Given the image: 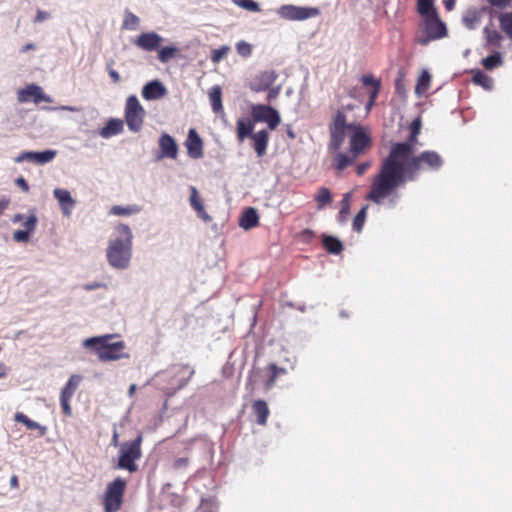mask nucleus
<instances>
[{"mask_svg": "<svg viewBox=\"0 0 512 512\" xmlns=\"http://www.w3.org/2000/svg\"><path fill=\"white\" fill-rule=\"evenodd\" d=\"M239 225L245 230L257 227L259 225V216L257 210L251 207L245 209L240 217Z\"/></svg>", "mask_w": 512, "mask_h": 512, "instance_id": "obj_24", "label": "nucleus"}, {"mask_svg": "<svg viewBox=\"0 0 512 512\" xmlns=\"http://www.w3.org/2000/svg\"><path fill=\"white\" fill-rule=\"evenodd\" d=\"M237 6L252 11V12H260V6L254 0H233Z\"/></svg>", "mask_w": 512, "mask_h": 512, "instance_id": "obj_42", "label": "nucleus"}, {"mask_svg": "<svg viewBox=\"0 0 512 512\" xmlns=\"http://www.w3.org/2000/svg\"><path fill=\"white\" fill-rule=\"evenodd\" d=\"M492 7L505 9L510 6L512 0H487Z\"/></svg>", "mask_w": 512, "mask_h": 512, "instance_id": "obj_51", "label": "nucleus"}, {"mask_svg": "<svg viewBox=\"0 0 512 512\" xmlns=\"http://www.w3.org/2000/svg\"><path fill=\"white\" fill-rule=\"evenodd\" d=\"M118 236L110 240L106 250L107 261L115 269H126L132 257V232L128 225L119 224L116 227Z\"/></svg>", "mask_w": 512, "mask_h": 512, "instance_id": "obj_4", "label": "nucleus"}, {"mask_svg": "<svg viewBox=\"0 0 512 512\" xmlns=\"http://www.w3.org/2000/svg\"><path fill=\"white\" fill-rule=\"evenodd\" d=\"M456 0H443L444 7L447 11L453 10Z\"/></svg>", "mask_w": 512, "mask_h": 512, "instance_id": "obj_60", "label": "nucleus"}, {"mask_svg": "<svg viewBox=\"0 0 512 512\" xmlns=\"http://www.w3.org/2000/svg\"><path fill=\"white\" fill-rule=\"evenodd\" d=\"M322 245L324 249L330 254H340L343 249V243L336 237L330 235H322Z\"/></svg>", "mask_w": 512, "mask_h": 512, "instance_id": "obj_27", "label": "nucleus"}, {"mask_svg": "<svg viewBox=\"0 0 512 512\" xmlns=\"http://www.w3.org/2000/svg\"><path fill=\"white\" fill-rule=\"evenodd\" d=\"M16 185L21 188L22 191L28 192L29 191V185L27 181L23 177H19L15 181Z\"/></svg>", "mask_w": 512, "mask_h": 512, "instance_id": "obj_56", "label": "nucleus"}, {"mask_svg": "<svg viewBox=\"0 0 512 512\" xmlns=\"http://www.w3.org/2000/svg\"><path fill=\"white\" fill-rule=\"evenodd\" d=\"M143 436L142 434H138V436L132 440L122 443L119 446V457L116 469L127 470L130 473H134L138 470V465L136 461L142 457V444Z\"/></svg>", "mask_w": 512, "mask_h": 512, "instance_id": "obj_8", "label": "nucleus"}, {"mask_svg": "<svg viewBox=\"0 0 512 512\" xmlns=\"http://www.w3.org/2000/svg\"><path fill=\"white\" fill-rule=\"evenodd\" d=\"M342 98H343L342 94H338V93L335 94V102H336L337 108H344V113H346V111H350L355 108V106L353 104H343Z\"/></svg>", "mask_w": 512, "mask_h": 512, "instance_id": "obj_48", "label": "nucleus"}, {"mask_svg": "<svg viewBox=\"0 0 512 512\" xmlns=\"http://www.w3.org/2000/svg\"><path fill=\"white\" fill-rule=\"evenodd\" d=\"M278 75L273 70L260 72L251 83V90L255 92L266 91L272 87Z\"/></svg>", "mask_w": 512, "mask_h": 512, "instance_id": "obj_14", "label": "nucleus"}, {"mask_svg": "<svg viewBox=\"0 0 512 512\" xmlns=\"http://www.w3.org/2000/svg\"><path fill=\"white\" fill-rule=\"evenodd\" d=\"M180 374H187V378L179 385V387H183L187 384V382L190 380V378L194 374V370L190 369L188 366H183L179 369Z\"/></svg>", "mask_w": 512, "mask_h": 512, "instance_id": "obj_52", "label": "nucleus"}, {"mask_svg": "<svg viewBox=\"0 0 512 512\" xmlns=\"http://www.w3.org/2000/svg\"><path fill=\"white\" fill-rule=\"evenodd\" d=\"M108 73L114 83H119L121 78L119 73L111 67H108Z\"/></svg>", "mask_w": 512, "mask_h": 512, "instance_id": "obj_58", "label": "nucleus"}, {"mask_svg": "<svg viewBox=\"0 0 512 512\" xmlns=\"http://www.w3.org/2000/svg\"><path fill=\"white\" fill-rule=\"evenodd\" d=\"M318 8L299 7L295 5H283L277 10V14L286 20L302 21L319 15Z\"/></svg>", "mask_w": 512, "mask_h": 512, "instance_id": "obj_11", "label": "nucleus"}, {"mask_svg": "<svg viewBox=\"0 0 512 512\" xmlns=\"http://www.w3.org/2000/svg\"><path fill=\"white\" fill-rule=\"evenodd\" d=\"M416 10L422 17L424 32V35L417 40L420 45L425 46L431 41L447 37L448 29L445 22L440 18L435 0H417Z\"/></svg>", "mask_w": 512, "mask_h": 512, "instance_id": "obj_3", "label": "nucleus"}, {"mask_svg": "<svg viewBox=\"0 0 512 512\" xmlns=\"http://www.w3.org/2000/svg\"><path fill=\"white\" fill-rule=\"evenodd\" d=\"M315 200L318 203V209H322L325 205L331 203L332 195L329 189L321 187L315 195Z\"/></svg>", "mask_w": 512, "mask_h": 512, "instance_id": "obj_37", "label": "nucleus"}, {"mask_svg": "<svg viewBox=\"0 0 512 512\" xmlns=\"http://www.w3.org/2000/svg\"><path fill=\"white\" fill-rule=\"evenodd\" d=\"M332 110L335 114L329 125V150L334 153L333 167L341 172L371 147V137L363 126L347 123L344 108L332 107Z\"/></svg>", "mask_w": 512, "mask_h": 512, "instance_id": "obj_2", "label": "nucleus"}, {"mask_svg": "<svg viewBox=\"0 0 512 512\" xmlns=\"http://www.w3.org/2000/svg\"><path fill=\"white\" fill-rule=\"evenodd\" d=\"M37 225V218L34 214L29 215L26 217L25 221L23 222V227L25 231H28V234L32 233Z\"/></svg>", "mask_w": 512, "mask_h": 512, "instance_id": "obj_46", "label": "nucleus"}, {"mask_svg": "<svg viewBox=\"0 0 512 512\" xmlns=\"http://www.w3.org/2000/svg\"><path fill=\"white\" fill-rule=\"evenodd\" d=\"M494 13L495 12L492 10L491 17L482 30V46L486 51L491 53L490 55L481 60V64L486 70H493L504 64L503 53L500 51L503 46L502 43L504 41V36L499 32V30L495 26L493 20Z\"/></svg>", "mask_w": 512, "mask_h": 512, "instance_id": "obj_5", "label": "nucleus"}, {"mask_svg": "<svg viewBox=\"0 0 512 512\" xmlns=\"http://www.w3.org/2000/svg\"><path fill=\"white\" fill-rule=\"evenodd\" d=\"M190 205L196 211L199 218L205 222L211 221V217L206 212L203 201L194 186L190 187Z\"/></svg>", "mask_w": 512, "mask_h": 512, "instance_id": "obj_22", "label": "nucleus"}, {"mask_svg": "<svg viewBox=\"0 0 512 512\" xmlns=\"http://www.w3.org/2000/svg\"><path fill=\"white\" fill-rule=\"evenodd\" d=\"M126 487L127 481L122 477H116L107 484L102 499L104 512H118L121 509Z\"/></svg>", "mask_w": 512, "mask_h": 512, "instance_id": "obj_9", "label": "nucleus"}, {"mask_svg": "<svg viewBox=\"0 0 512 512\" xmlns=\"http://www.w3.org/2000/svg\"><path fill=\"white\" fill-rule=\"evenodd\" d=\"M139 24V18L134 13L130 11H126L124 15L123 21V29L126 30H135Z\"/></svg>", "mask_w": 512, "mask_h": 512, "instance_id": "obj_40", "label": "nucleus"}, {"mask_svg": "<svg viewBox=\"0 0 512 512\" xmlns=\"http://www.w3.org/2000/svg\"><path fill=\"white\" fill-rule=\"evenodd\" d=\"M371 166V162H363L356 167V173L357 175L361 176L363 175Z\"/></svg>", "mask_w": 512, "mask_h": 512, "instance_id": "obj_55", "label": "nucleus"}, {"mask_svg": "<svg viewBox=\"0 0 512 512\" xmlns=\"http://www.w3.org/2000/svg\"><path fill=\"white\" fill-rule=\"evenodd\" d=\"M252 411L256 416L257 424L261 426L266 425L270 414V410L268 408L267 403L261 399L254 401V403L252 404Z\"/></svg>", "mask_w": 512, "mask_h": 512, "instance_id": "obj_26", "label": "nucleus"}, {"mask_svg": "<svg viewBox=\"0 0 512 512\" xmlns=\"http://www.w3.org/2000/svg\"><path fill=\"white\" fill-rule=\"evenodd\" d=\"M35 48H36L35 44H33V43H28V44H26L25 46H23V47L21 48L20 52H21V53H25V52H27V51H29V50H32V49H35Z\"/></svg>", "mask_w": 512, "mask_h": 512, "instance_id": "obj_63", "label": "nucleus"}, {"mask_svg": "<svg viewBox=\"0 0 512 512\" xmlns=\"http://www.w3.org/2000/svg\"><path fill=\"white\" fill-rule=\"evenodd\" d=\"M54 197L58 200L59 205L64 215H70L71 210L75 206V200L71 197V194L66 189L56 188L53 191Z\"/></svg>", "mask_w": 512, "mask_h": 512, "instance_id": "obj_21", "label": "nucleus"}, {"mask_svg": "<svg viewBox=\"0 0 512 512\" xmlns=\"http://www.w3.org/2000/svg\"><path fill=\"white\" fill-rule=\"evenodd\" d=\"M421 129V121L419 119L413 120V122L410 125V133L417 135L420 133Z\"/></svg>", "mask_w": 512, "mask_h": 512, "instance_id": "obj_54", "label": "nucleus"}, {"mask_svg": "<svg viewBox=\"0 0 512 512\" xmlns=\"http://www.w3.org/2000/svg\"><path fill=\"white\" fill-rule=\"evenodd\" d=\"M49 16H50V15H49V13H48V12H45V11H42V10H38V11H37V14H36V17H35V19H34V22H36V23H37V22H42V21H44V20L48 19V18H49Z\"/></svg>", "mask_w": 512, "mask_h": 512, "instance_id": "obj_57", "label": "nucleus"}, {"mask_svg": "<svg viewBox=\"0 0 512 512\" xmlns=\"http://www.w3.org/2000/svg\"><path fill=\"white\" fill-rule=\"evenodd\" d=\"M252 116L255 122H266L271 130L276 129L280 124V116L277 110L270 106L258 105L254 107Z\"/></svg>", "mask_w": 512, "mask_h": 512, "instance_id": "obj_12", "label": "nucleus"}, {"mask_svg": "<svg viewBox=\"0 0 512 512\" xmlns=\"http://www.w3.org/2000/svg\"><path fill=\"white\" fill-rule=\"evenodd\" d=\"M236 50L240 56L249 57L252 53V46L245 41H240L236 44Z\"/></svg>", "mask_w": 512, "mask_h": 512, "instance_id": "obj_45", "label": "nucleus"}, {"mask_svg": "<svg viewBox=\"0 0 512 512\" xmlns=\"http://www.w3.org/2000/svg\"><path fill=\"white\" fill-rule=\"evenodd\" d=\"M416 142L417 135L410 133L407 141L394 143L389 154L382 160L379 171L389 170V174H395L396 165L409 160Z\"/></svg>", "mask_w": 512, "mask_h": 512, "instance_id": "obj_7", "label": "nucleus"}, {"mask_svg": "<svg viewBox=\"0 0 512 512\" xmlns=\"http://www.w3.org/2000/svg\"><path fill=\"white\" fill-rule=\"evenodd\" d=\"M378 90L377 88L376 89H372L370 91V97H369V101L368 103L366 104V110L369 112L370 109L373 107V105L375 104V101H376V98L378 96Z\"/></svg>", "mask_w": 512, "mask_h": 512, "instance_id": "obj_53", "label": "nucleus"}, {"mask_svg": "<svg viewBox=\"0 0 512 512\" xmlns=\"http://www.w3.org/2000/svg\"><path fill=\"white\" fill-rule=\"evenodd\" d=\"M8 204H9V200H7L5 198L0 199V215L8 207Z\"/></svg>", "mask_w": 512, "mask_h": 512, "instance_id": "obj_62", "label": "nucleus"}, {"mask_svg": "<svg viewBox=\"0 0 512 512\" xmlns=\"http://www.w3.org/2000/svg\"><path fill=\"white\" fill-rule=\"evenodd\" d=\"M229 50H230V48L228 46H222L218 49H214L210 56L211 61L213 63L220 62L222 59H224L227 56Z\"/></svg>", "mask_w": 512, "mask_h": 512, "instance_id": "obj_43", "label": "nucleus"}, {"mask_svg": "<svg viewBox=\"0 0 512 512\" xmlns=\"http://www.w3.org/2000/svg\"><path fill=\"white\" fill-rule=\"evenodd\" d=\"M253 148L258 157H262L266 153L269 142V134L266 130H260L251 136Z\"/></svg>", "mask_w": 512, "mask_h": 512, "instance_id": "obj_23", "label": "nucleus"}, {"mask_svg": "<svg viewBox=\"0 0 512 512\" xmlns=\"http://www.w3.org/2000/svg\"><path fill=\"white\" fill-rule=\"evenodd\" d=\"M8 374V367L0 362V379L4 378Z\"/></svg>", "mask_w": 512, "mask_h": 512, "instance_id": "obj_61", "label": "nucleus"}, {"mask_svg": "<svg viewBox=\"0 0 512 512\" xmlns=\"http://www.w3.org/2000/svg\"><path fill=\"white\" fill-rule=\"evenodd\" d=\"M82 380V377L77 374H73L70 376L69 380L67 381L66 385L61 390L60 398L65 399H72L75 391L77 390L80 382Z\"/></svg>", "mask_w": 512, "mask_h": 512, "instance_id": "obj_29", "label": "nucleus"}, {"mask_svg": "<svg viewBox=\"0 0 512 512\" xmlns=\"http://www.w3.org/2000/svg\"><path fill=\"white\" fill-rule=\"evenodd\" d=\"M361 82L365 86H372V89H376L377 88L378 93L380 92L381 82H380V80L375 79L372 74L363 75L361 77Z\"/></svg>", "mask_w": 512, "mask_h": 512, "instance_id": "obj_44", "label": "nucleus"}, {"mask_svg": "<svg viewBox=\"0 0 512 512\" xmlns=\"http://www.w3.org/2000/svg\"><path fill=\"white\" fill-rule=\"evenodd\" d=\"M314 232L310 229H304L302 232H301V237L304 241H310L313 237H314Z\"/></svg>", "mask_w": 512, "mask_h": 512, "instance_id": "obj_59", "label": "nucleus"}, {"mask_svg": "<svg viewBox=\"0 0 512 512\" xmlns=\"http://www.w3.org/2000/svg\"><path fill=\"white\" fill-rule=\"evenodd\" d=\"M268 370L270 371L271 375L266 382L267 387L273 386L279 375H284L287 373V370L285 368L278 367L276 364L273 363L268 366Z\"/></svg>", "mask_w": 512, "mask_h": 512, "instance_id": "obj_39", "label": "nucleus"}, {"mask_svg": "<svg viewBox=\"0 0 512 512\" xmlns=\"http://www.w3.org/2000/svg\"><path fill=\"white\" fill-rule=\"evenodd\" d=\"M188 154L192 158H200L203 155V143L195 129H190L186 140Z\"/></svg>", "mask_w": 512, "mask_h": 512, "instance_id": "obj_16", "label": "nucleus"}, {"mask_svg": "<svg viewBox=\"0 0 512 512\" xmlns=\"http://www.w3.org/2000/svg\"><path fill=\"white\" fill-rule=\"evenodd\" d=\"M161 156L176 159L178 155V145L169 134H162L159 139Z\"/></svg>", "mask_w": 512, "mask_h": 512, "instance_id": "obj_20", "label": "nucleus"}, {"mask_svg": "<svg viewBox=\"0 0 512 512\" xmlns=\"http://www.w3.org/2000/svg\"><path fill=\"white\" fill-rule=\"evenodd\" d=\"M368 205H364L353 219V230L360 233L367 217Z\"/></svg>", "mask_w": 512, "mask_h": 512, "instance_id": "obj_36", "label": "nucleus"}, {"mask_svg": "<svg viewBox=\"0 0 512 512\" xmlns=\"http://www.w3.org/2000/svg\"><path fill=\"white\" fill-rule=\"evenodd\" d=\"M14 420L16 422H19V423H22L24 424L27 429H30V430H39L40 432V435L43 436L45 435L46 433V427L44 426H41L39 423L31 420L30 418H28L24 413L22 412H17L15 415H14Z\"/></svg>", "mask_w": 512, "mask_h": 512, "instance_id": "obj_31", "label": "nucleus"}, {"mask_svg": "<svg viewBox=\"0 0 512 512\" xmlns=\"http://www.w3.org/2000/svg\"><path fill=\"white\" fill-rule=\"evenodd\" d=\"M141 211V207L133 204L128 206H120L115 205L112 206L110 209V214L116 215V216H129L132 214H137Z\"/></svg>", "mask_w": 512, "mask_h": 512, "instance_id": "obj_34", "label": "nucleus"}, {"mask_svg": "<svg viewBox=\"0 0 512 512\" xmlns=\"http://www.w3.org/2000/svg\"><path fill=\"white\" fill-rule=\"evenodd\" d=\"M350 195L346 194L341 201V209L339 211L338 215V221L340 223H344L347 221L348 216L350 214V201H349Z\"/></svg>", "mask_w": 512, "mask_h": 512, "instance_id": "obj_41", "label": "nucleus"}, {"mask_svg": "<svg viewBox=\"0 0 512 512\" xmlns=\"http://www.w3.org/2000/svg\"><path fill=\"white\" fill-rule=\"evenodd\" d=\"M269 90H270V91H269V98H274V97H276V96L279 94V92H280V87H277V88H270Z\"/></svg>", "mask_w": 512, "mask_h": 512, "instance_id": "obj_64", "label": "nucleus"}, {"mask_svg": "<svg viewBox=\"0 0 512 512\" xmlns=\"http://www.w3.org/2000/svg\"><path fill=\"white\" fill-rule=\"evenodd\" d=\"M178 53V49L174 46H166L158 51V59L162 63H167L173 59Z\"/></svg>", "mask_w": 512, "mask_h": 512, "instance_id": "obj_38", "label": "nucleus"}, {"mask_svg": "<svg viewBox=\"0 0 512 512\" xmlns=\"http://www.w3.org/2000/svg\"><path fill=\"white\" fill-rule=\"evenodd\" d=\"M145 110L135 95L126 100L125 121L131 131L137 132L143 125Z\"/></svg>", "mask_w": 512, "mask_h": 512, "instance_id": "obj_10", "label": "nucleus"}, {"mask_svg": "<svg viewBox=\"0 0 512 512\" xmlns=\"http://www.w3.org/2000/svg\"><path fill=\"white\" fill-rule=\"evenodd\" d=\"M56 152L53 150H46L43 152H23L16 159V162L32 161L39 164L50 162L54 159Z\"/></svg>", "mask_w": 512, "mask_h": 512, "instance_id": "obj_18", "label": "nucleus"}, {"mask_svg": "<svg viewBox=\"0 0 512 512\" xmlns=\"http://www.w3.org/2000/svg\"><path fill=\"white\" fill-rule=\"evenodd\" d=\"M472 81L474 84L490 90L493 87V79L481 70L472 71Z\"/></svg>", "mask_w": 512, "mask_h": 512, "instance_id": "obj_32", "label": "nucleus"}, {"mask_svg": "<svg viewBox=\"0 0 512 512\" xmlns=\"http://www.w3.org/2000/svg\"><path fill=\"white\" fill-rule=\"evenodd\" d=\"M189 465V458L188 457H180L177 458L173 462V468L176 470L184 469Z\"/></svg>", "mask_w": 512, "mask_h": 512, "instance_id": "obj_50", "label": "nucleus"}, {"mask_svg": "<svg viewBox=\"0 0 512 512\" xmlns=\"http://www.w3.org/2000/svg\"><path fill=\"white\" fill-rule=\"evenodd\" d=\"M497 19L501 29L499 32L512 40V12H500Z\"/></svg>", "mask_w": 512, "mask_h": 512, "instance_id": "obj_28", "label": "nucleus"}, {"mask_svg": "<svg viewBox=\"0 0 512 512\" xmlns=\"http://www.w3.org/2000/svg\"><path fill=\"white\" fill-rule=\"evenodd\" d=\"M209 99L211 103L212 110L215 113L222 111V92L219 86H214L209 92Z\"/></svg>", "mask_w": 512, "mask_h": 512, "instance_id": "obj_33", "label": "nucleus"}, {"mask_svg": "<svg viewBox=\"0 0 512 512\" xmlns=\"http://www.w3.org/2000/svg\"><path fill=\"white\" fill-rule=\"evenodd\" d=\"M113 337L114 336L111 334L91 337L84 340L83 346L94 352L101 362L117 361L122 358H127L129 355L124 352L126 349L125 342H110Z\"/></svg>", "mask_w": 512, "mask_h": 512, "instance_id": "obj_6", "label": "nucleus"}, {"mask_svg": "<svg viewBox=\"0 0 512 512\" xmlns=\"http://www.w3.org/2000/svg\"><path fill=\"white\" fill-rule=\"evenodd\" d=\"M430 82H431L430 74L426 70L423 71L417 80V84L415 87V93L419 96L426 93L430 87Z\"/></svg>", "mask_w": 512, "mask_h": 512, "instance_id": "obj_35", "label": "nucleus"}, {"mask_svg": "<svg viewBox=\"0 0 512 512\" xmlns=\"http://www.w3.org/2000/svg\"><path fill=\"white\" fill-rule=\"evenodd\" d=\"M30 234L25 230H17L13 233V239L16 242H27L29 240Z\"/></svg>", "mask_w": 512, "mask_h": 512, "instance_id": "obj_47", "label": "nucleus"}, {"mask_svg": "<svg viewBox=\"0 0 512 512\" xmlns=\"http://www.w3.org/2000/svg\"><path fill=\"white\" fill-rule=\"evenodd\" d=\"M444 164L442 156L433 150H426L418 155H411L409 160L396 165L395 174H389V170L379 171L372 179L370 190L366 199L382 204L396 189L407 181H414L421 172L439 171Z\"/></svg>", "mask_w": 512, "mask_h": 512, "instance_id": "obj_1", "label": "nucleus"}, {"mask_svg": "<svg viewBox=\"0 0 512 512\" xmlns=\"http://www.w3.org/2000/svg\"><path fill=\"white\" fill-rule=\"evenodd\" d=\"M163 41V38L155 32H146L140 34L134 44L145 51H154L159 48Z\"/></svg>", "mask_w": 512, "mask_h": 512, "instance_id": "obj_15", "label": "nucleus"}, {"mask_svg": "<svg viewBox=\"0 0 512 512\" xmlns=\"http://www.w3.org/2000/svg\"><path fill=\"white\" fill-rule=\"evenodd\" d=\"M167 93L165 86L159 80L146 83L142 89V97L145 100H156L164 97Z\"/></svg>", "mask_w": 512, "mask_h": 512, "instance_id": "obj_17", "label": "nucleus"}, {"mask_svg": "<svg viewBox=\"0 0 512 512\" xmlns=\"http://www.w3.org/2000/svg\"><path fill=\"white\" fill-rule=\"evenodd\" d=\"M17 99L20 103L33 101L36 104L40 102L50 103L52 101L49 96L44 94L42 88L35 84H30L20 89L17 93Z\"/></svg>", "mask_w": 512, "mask_h": 512, "instance_id": "obj_13", "label": "nucleus"}, {"mask_svg": "<svg viewBox=\"0 0 512 512\" xmlns=\"http://www.w3.org/2000/svg\"><path fill=\"white\" fill-rule=\"evenodd\" d=\"M254 123L249 118H240L236 123L237 130V139L239 142H243L247 137H250L254 134Z\"/></svg>", "mask_w": 512, "mask_h": 512, "instance_id": "obj_25", "label": "nucleus"}, {"mask_svg": "<svg viewBox=\"0 0 512 512\" xmlns=\"http://www.w3.org/2000/svg\"><path fill=\"white\" fill-rule=\"evenodd\" d=\"M123 129V123L119 119H110L101 129L100 135L104 138L119 134Z\"/></svg>", "mask_w": 512, "mask_h": 512, "instance_id": "obj_30", "label": "nucleus"}, {"mask_svg": "<svg viewBox=\"0 0 512 512\" xmlns=\"http://www.w3.org/2000/svg\"><path fill=\"white\" fill-rule=\"evenodd\" d=\"M484 9L468 8L462 16V23L468 30H475L482 21Z\"/></svg>", "mask_w": 512, "mask_h": 512, "instance_id": "obj_19", "label": "nucleus"}, {"mask_svg": "<svg viewBox=\"0 0 512 512\" xmlns=\"http://www.w3.org/2000/svg\"><path fill=\"white\" fill-rule=\"evenodd\" d=\"M70 399L60 398V404L62 412L65 416L70 417L72 415V408L70 405Z\"/></svg>", "mask_w": 512, "mask_h": 512, "instance_id": "obj_49", "label": "nucleus"}]
</instances>
